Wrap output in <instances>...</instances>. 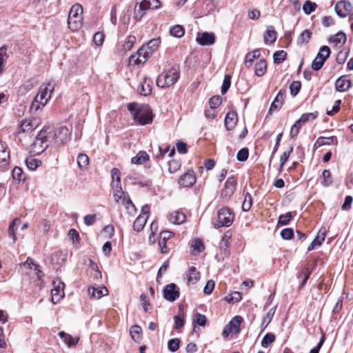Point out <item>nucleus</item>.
Returning a JSON list of instances; mask_svg holds the SVG:
<instances>
[{
    "mask_svg": "<svg viewBox=\"0 0 353 353\" xmlns=\"http://www.w3.org/2000/svg\"><path fill=\"white\" fill-rule=\"evenodd\" d=\"M128 110L132 114L134 121L141 125L150 124L153 121L152 111L148 105L130 103Z\"/></svg>",
    "mask_w": 353,
    "mask_h": 353,
    "instance_id": "f257e3e1",
    "label": "nucleus"
},
{
    "mask_svg": "<svg viewBox=\"0 0 353 353\" xmlns=\"http://www.w3.org/2000/svg\"><path fill=\"white\" fill-rule=\"evenodd\" d=\"M54 89V85L51 83H43L39 88V91L34 97L30 106L31 112L37 111L41 107H43L51 97Z\"/></svg>",
    "mask_w": 353,
    "mask_h": 353,
    "instance_id": "f03ea898",
    "label": "nucleus"
},
{
    "mask_svg": "<svg viewBox=\"0 0 353 353\" xmlns=\"http://www.w3.org/2000/svg\"><path fill=\"white\" fill-rule=\"evenodd\" d=\"M83 8L76 3L72 6L68 14V28L72 31H77L82 26Z\"/></svg>",
    "mask_w": 353,
    "mask_h": 353,
    "instance_id": "7ed1b4c3",
    "label": "nucleus"
},
{
    "mask_svg": "<svg viewBox=\"0 0 353 353\" xmlns=\"http://www.w3.org/2000/svg\"><path fill=\"white\" fill-rule=\"evenodd\" d=\"M180 72L178 67H172L168 72H163L157 79V85L161 88H166L173 85L179 79Z\"/></svg>",
    "mask_w": 353,
    "mask_h": 353,
    "instance_id": "20e7f679",
    "label": "nucleus"
},
{
    "mask_svg": "<svg viewBox=\"0 0 353 353\" xmlns=\"http://www.w3.org/2000/svg\"><path fill=\"white\" fill-rule=\"evenodd\" d=\"M234 215L232 210L228 208H223L220 209L217 214V222L214 224L215 228L221 227H229L234 221Z\"/></svg>",
    "mask_w": 353,
    "mask_h": 353,
    "instance_id": "39448f33",
    "label": "nucleus"
},
{
    "mask_svg": "<svg viewBox=\"0 0 353 353\" xmlns=\"http://www.w3.org/2000/svg\"><path fill=\"white\" fill-rule=\"evenodd\" d=\"M46 135H45V131L41 130L37 136L34 143L31 145L32 152L36 154H39L45 151L49 146L50 143H48L46 141Z\"/></svg>",
    "mask_w": 353,
    "mask_h": 353,
    "instance_id": "423d86ee",
    "label": "nucleus"
},
{
    "mask_svg": "<svg viewBox=\"0 0 353 353\" xmlns=\"http://www.w3.org/2000/svg\"><path fill=\"white\" fill-rule=\"evenodd\" d=\"M330 54V48L327 46H322L320 48V50L317 54L316 58L313 60L312 63V68L314 71L319 70L323 67L325 61L329 57Z\"/></svg>",
    "mask_w": 353,
    "mask_h": 353,
    "instance_id": "0eeeda50",
    "label": "nucleus"
},
{
    "mask_svg": "<svg viewBox=\"0 0 353 353\" xmlns=\"http://www.w3.org/2000/svg\"><path fill=\"white\" fill-rule=\"evenodd\" d=\"M243 321V318L241 316H235L227 324L222 332V336L227 338L230 334H236L240 332V325Z\"/></svg>",
    "mask_w": 353,
    "mask_h": 353,
    "instance_id": "6e6552de",
    "label": "nucleus"
},
{
    "mask_svg": "<svg viewBox=\"0 0 353 353\" xmlns=\"http://www.w3.org/2000/svg\"><path fill=\"white\" fill-rule=\"evenodd\" d=\"M151 55L152 51L146 50V48L142 46L135 54H132L129 57V63L130 65H140L144 63Z\"/></svg>",
    "mask_w": 353,
    "mask_h": 353,
    "instance_id": "1a4fd4ad",
    "label": "nucleus"
},
{
    "mask_svg": "<svg viewBox=\"0 0 353 353\" xmlns=\"http://www.w3.org/2000/svg\"><path fill=\"white\" fill-rule=\"evenodd\" d=\"M54 137V145L59 146L62 145L70 139V131L65 127L61 126L53 131Z\"/></svg>",
    "mask_w": 353,
    "mask_h": 353,
    "instance_id": "9d476101",
    "label": "nucleus"
},
{
    "mask_svg": "<svg viewBox=\"0 0 353 353\" xmlns=\"http://www.w3.org/2000/svg\"><path fill=\"white\" fill-rule=\"evenodd\" d=\"M52 284H53V288L51 290V294H52L51 301L53 304H56L64 296L63 288H64L65 284L59 279H57L56 281H53Z\"/></svg>",
    "mask_w": 353,
    "mask_h": 353,
    "instance_id": "9b49d317",
    "label": "nucleus"
},
{
    "mask_svg": "<svg viewBox=\"0 0 353 353\" xmlns=\"http://www.w3.org/2000/svg\"><path fill=\"white\" fill-rule=\"evenodd\" d=\"M163 297L169 301H174L180 295L179 288L174 283H170L165 285L163 290Z\"/></svg>",
    "mask_w": 353,
    "mask_h": 353,
    "instance_id": "f8f14e48",
    "label": "nucleus"
},
{
    "mask_svg": "<svg viewBox=\"0 0 353 353\" xmlns=\"http://www.w3.org/2000/svg\"><path fill=\"white\" fill-rule=\"evenodd\" d=\"M151 9V0L145 1H136L134 11V19L139 21L148 10Z\"/></svg>",
    "mask_w": 353,
    "mask_h": 353,
    "instance_id": "ddd939ff",
    "label": "nucleus"
},
{
    "mask_svg": "<svg viewBox=\"0 0 353 353\" xmlns=\"http://www.w3.org/2000/svg\"><path fill=\"white\" fill-rule=\"evenodd\" d=\"M236 179L234 176L229 177L224 185V189L221 192V197L225 199H229L236 190Z\"/></svg>",
    "mask_w": 353,
    "mask_h": 353,
    "instance_id": "4468645a",
    "label": "nucleus"
},
{
    "mask_svg": "<svg viewBox=\"0 0 353 353\" xmlns=\"http://www.w3.org/2000/svg\"><path fill=\"white\" fill-rule=\"evenodd\" d=\"M352 8L350 2L345 0L337 2L334 8L336 14L341 17H347Z\"/></svg>",
    "mask_w": 353,
    "mask_h": 353,
    "instance_id": "2eb2a0df",
    "label": "nucleus"
},
{
    "mask_svg": "<svg viewBox=\"0 0 353 353\" xmlns=\"http://www.w3.org/2000/svg\"><path fill=\"white\" fill-rule=\"evenodd\" d=\"M286 91L284 89H281L279 90L274 100L272 103L270 108L269 109L268 113L272 114L274 111H277L280 110L282 107L284 98L285 97Z\"/></svg>",
    "mask_w": 353,
    "mask_h": 353,
    "instance_id": "dca6fc26",
    "label": "nucleus"
},
{
    "mask_svg": "<svg viewBox=\"0 0 353 353\" xmlns=\"http://www.w3.org/2000/svg\"><path fill=\"white\" fill-rule=\"evenodd\" d=\"M196 182V177L192 171L184 173L179 179V184L183 187H190Z\"/></svg>",
    "mask_w": 353,
    "mask_h": 353,
    "instance_id": "f3484780",
    "label": "nucleus"
},
{
    "mask_svg": "<svg viewBox=\"0 0 353 353\" xmlns=\"http://www.w3.org/2000/svg\"><path fill=\"white\" fill-rule=\"evenodd\" d=\"M38 125L37 120L35 119H25L21 122V124L19 128L18 133L22 132H29L36 129Z\"/></svg>",
    "mask_w": 353,
    "mask_h": 353,
    "instance_id": "a211bd4d",
    "label": "nucleus"
},
{
    "mask_svg": "<svg viewBox=\"0 0 353 353\" xmlns=\"http://www.w3.org/2000/svg\"><path fill=\"white\" fill-rule=\"evenodd\" d=\"M196 41L201 46H210L214 43L215 37L213 33L205 32L198 34Z\"/></svg>",
    "mask_w": 353,
    "mask_h": 353,
    "instance_id": "6ab92c4d",
    "label": "nucleus"
},
{
    "mask_svg": "<svg viewBox=\"0 0 353 353\" xmlns=\"http://www.w3.org/2000/svg\"><path fill=\"white\" fill-rule=\"evenodd\" d=\"M238 121V115L234 111L229 112L225 118V125L228 130H232Z\"/></svg>",
    "mask_w": 353,
    "mask_h": 353,
    "instance_id": "aec40b11",
    "label": "nucleus"
},
{
    "mask_svg": "<svg viewBox=\"0 0 353 353\" xmlns=\"http://www.w3.org/2000/svg\"><path fill=\"white\" fill-rule=\"evenodd\" d=\"M351 86V81L345 76L339 77L335 83V87L337 91L345 92Z\"/></svg>",
    "mask_w": 353,
    "mask_h": 353,
    "instance_id": "412c9836",
    "label": "nucleus"
},
{
    "mask_svg": "<svg viewBox=\"0 0 353 353\" xmlns=\"http://www.w3.org/2000/svg\"><path fill=\"white\" fill-rule=\"evenodd\" d=\"M172 236V232L169 231H163L160 233V239L159 245L161 248V252L163 254L168 252V248L166 245V241Z\"/></svg>",
    "mask_w": 353,
    "mask_h": 353,
    "instance_id": "4be33fe9",
    "label": "nucleus"
},
{
    "mask_svg": "<svg viewBox=\"0 0 353 353\" xmlns=\"http://www.w3.org/2000/svg\"><path fill=\"white\" fill-rule=\"evenodd\" d=\"M185 214L179 210H176L173 212H172L168 216V220L170 223L174 224H181L185 221Z\"/></svg>",
    "mask_w": 353,
    "mask_h": 353,
    "instance_id": "5701e85b",
    "label": "nucleus"
},
{
    "mask_svg": "<svg viewBox=\"0 0 353 353\" xmlns=\"http://www.w3.org/2000/svg\"><path fill=\"white\" fill-rule=\"evenodd\" d=\"M89 294L95 299H100L108 294V290L105 286L101 288L90 287L88 289Z\"/></svg>",
    "mask_w": 353,
    "mask_h": 353,
    "instance_id": "b1692460",
    "label": "nucleus"
},
{
    "mask_svg": "<svg viewBox=\"0 0 353 353\" xmlns=\"http://www.w3.org/2000/svg\"><path fill=\"white\" fill-rule=\"evenodd\" d=\"M58 334L69 347L76 346L79 341V338H73L70 334L63 331L59 332Z\"/></svg>",
    "mask_w": 353,
    "mask_h": 353,
    "instance_id": "393cba45",
    "label": "nucleus"
},
{
    "mask_svg": "<svg viewBox=\"0 0 353 353\" xmlns=\"http://www.w3.org/2000/svg\"><path fill=\"white\" fill-rule=\"evenodd\" d=\"M9 158L10 151L8 150L6 144L0 139V165H6Z\"/></svg>",
    "mask_w": 353,
    "mask_h": 353,
    "instance_id": "a878e982",
    "label": "nucleus"
},
{
    "mask_svg": "<svg viewBox=\"0 0 353 353\" xmlns=\"http://www.w3.org/2000/svg\"><path fill=\"white\" fill-rule=\"evenodd\" d=\"M337 139L336 137H320L314 143V147H320L325 145H336Z\"/></svg>",
    "mask_w": 353,
    "mask_h": 353,
    "instance_id": "bb28decb",
    "label": "nucleus"
},
{
    "mask_svg": "<svg viewBox=\"0 0 353 353\" xmlns=\"http://www.w3.org/2000/svg\"><path fill=\"white\" fill-rule=\"evenodd\" d=\"M149 156L145 151H139L137 154L131 159V163L136 165H141L149 160Z\"/></svg>",
    "mask_w": 353,
    "mask_h": 353,
    "instance_id": "cd10ccee",
    "label": "nucleus"
},
{
    "mask_svg": "<svg viewBox=\"0 0 353 353\" xmlns=\"http://www.w3.org/2000/svg\"><path fill=\"white\" fill-rule=\"evenodd\" d=\"M114 189L113 196L117 203L121 202V203H125L128 196H125L124 192L122 190L121 184L118 188H112Z\"/></svg>",
    "mask_w": 353,
    "mask_h": 353,
    "instance_id": "c85d7f7f",
    "label": "nucleus"
},
{
    "mask_svg": "<svg viewBox=\"0 0 353 353\" xmlns=\"http://www.w3.org/2000/svg\"><path fill=\"white\" fill-rule=\"evenodd\" d=\"M187 276L188 282L192 284L196 283L200 279V273L193 266L190 268Z\"/></svg>",
    "mask_w": 353,
    "mask_h": 353,
    "instance_id": "c756f323",
    "label": "nucleus"
},
{
    "mask_svg": "<svg viewBox=\"0 0 353 353\" xmlns=\"http://www.w3.org/2000/svg\"><path fill=\"white\" fill-rule=\"evenodd\" d=\"M276 39V33L273 27H268L266 30V34L264 36V42L268 43H272Z\"/></svg>",
    "mask_w": 353,
    "mask_h": 353,
    "instance_id": "7c9ffc66",
    "label": "nucleus"
},
{
    "mask_svg": "<svg viewBox=\"0 0 353 353\" xmlns=\"http://www.w3.org/2000/svg\"><path fill=\"white\" fill-rule=\"evenodd\" d=\"M267 70V63L265 59H261L255 65V74L258 77L264 75Z\"/></svg>",
    "mask_w": 353,
    "mask_h": 353,
    "instance_id": "2f4dec72",
    "label": "nucleus"
},
{
    "mask_svg": "<svg viewBox=\"0 0 353 353\" xmlns=\"http://www.w3.org/2000/svg\"><path fill=\"white\" fill-rule=\"evenodd\" d=\"M120 171L118 168H114L111 170V176L112 178V188H118L121 184Z\"/></svg>",
    "mask_w": 353,
    "mask_h": 353,
    "instance_id": "473e14b6",
    "label": "nucleus"
},
{
    "mask_svg": "<svg viewBox=\"0 0 353 353\" xmlns=\"http://www.w3.org/2000/svg\"><path fill=\"white\" fill-rule=\"evenodd\" d=\"M147 217L145 216H139L133 223V228L137 232L141 231L147 221Z\"/></svg>",
    "mask_w": 353,
    "mask_h": 353,
    "instance_id": "72a5a7b5",
    "label": "nucleus"
},
{
    "mask_svg": "<svg viewBox=\"0 0 353 353\" xmlns=\"http://www.w3.org/2000/svg\"><path fill=\"white\" fill-rule=\"evenodd\" d=\"M261 55V52L259 49H256L252 52H248L245 56V64L247 66H250L253 61L259 58Z\"/></svg>",
    "mask_w": 353,
    "mask_h": 353,
    "instance_id": "f704fd0d",
    "label": "nucleus"
},
{
    "mask_svg": "<svg viewBox=\"0 0 353 353\" xmlns=\"http://www.w3.org/2000/svg\"><path fill=\"white\" fill-rule=\"evenodd\" d=\"M21 223V220L19 218H16L12 221L8 228V235L13 239L14 242L16 240L15 231L17 230V225H19Z\"/></svg>",
    "mask_w": 353,
    "mask_h": 353,
    "instance_id": "c9c22d12",
    "label": "nucleus"
},
{
    "mask_svg": "<svg viewBox=\"0 0 353 353\" xmlns=\"http://www.w3.org/2000/svg\"><path fill=\"white\" fill-rule=\"evenodd\" d=\"M329 41L330 42L336 43V44L341 43L344 44L347 41L346 34L342 32H339L334 36L330 37Z\"/></svg>",
    "mask_w": 353,
    "mask_h": 353,
    "instance_id": "e433bc0d",
    "label": "nucleus"
},
{
    "mask_svg": "<svg viewBox=\"0 0 353 353\" xmlns=\"http://www.w3.org/2000/svg\"><path fill=\"white\" fill-rule=\"evenodd\" d=\"M26 163L28 168L30 170L33 171L35 170L41 164V161L32 157H30L26 158Z\"/></svg>",
    "mask_w": 353,
    "mask_h": 353,
    "instance_id": "4c0bfd02",
    "label": "nucleus"
},
{
    "mask_svg": "<svg viewBox=\"0 0 353 353\" xmlns=\"http://www.w3.org/2000/svg\"><path fill=\"white\" fill-rule=\"evenodd\" d=\"M142 329L139 325H132L130 327V336L134 341H139L141 339Z\"/></svg>",
    "mask_w": 353,
    "mask_h": 353,
    "instance_id": "58836bf2",
    "label": "nucleus"
},
{
    "mask_svg": "<svg viewBox=\"0 0 353 353\" xmlns=\"http://www.w3.org/2000/svg\"><path fill=\"white\" fill-rule=\"evenodd\" d=\"M170 33L174 37L181 38L184 35L185 30L181 26L175 25L170 28Z\"/></svg>",
    "mask_w": 353,
    "mask_h": 353,
    "instance_id": "ea45409f",
    "label": "nucleus"
},
{
    "mask_svg": "<svg viewBox=\"0 0 353 353\" xmlns=\"http://www.w3.org/2000/svg\"><path fill=\"white\" fill-rule=\"evenodd\" d=\"M316 8L317 4L316 3L307 0L303 6V10L305 14L308 15L314 12Z\"/></svg>",
    "mask_w": 353,
    "mask_h": 353,
    "instance_id": "a19ab883",
    "label": "nucleus"
},
{
    "mask_svg": "<svg viewBox=\"0 0 353 353\" xmlns=\"http://www.w3.org/2000/svg\"><path fill=\"white\" fill-rule=\"evenodd\" d=\"M276 310V307L272 308L269 310V312L266 314V315L263 317V322L261 324L262 330H265L269 323L271 322L272 319L274 314Z\"/></svg>",
    "mask_w": 353,
    "mask_h": 353,
    "instance_id": "79ce46f5",
    "label": "nucleus"
},
{
    "mask_svg": "<svg viewBox=\"0 0 353 353\" xmlns=\"http://www.w3.org/2000/svg\"><path fill=\"white\" fill-rule=\"evenodd\" d=\"M312 32L309 30H305L299 36L296 43L298 45H301L304 43H307L311 38Z\"/></svg>",
    "mask_w": 353,
    "mask_h": 353,
    "instance_id": "37998d69",
    "label": "nucleus"
},
{
    "mask_svg": "<svg viewBox=\"0 0 353 353\" xmlns=\"http://www.w3.org/2000/svg\"><path fill=\"white\" fill-rule=\"evenodd\" d=\"M77 163L80 169H85L89 163L88 157L83 153H81L77 157Z\"/></svg>",
    "mask_w": 353,
    "mask_h": 353,
    "instance_id": "c03bdc74",
    "label": "nucleus"
},
{
    "mask_svg": "<svg viewBox=\"0 0 353 353\" xmlns=\"http://www.w3.org/2000/svg\"><path fill=\"white\" fill-rule=\"evenodd\" d=\"M318 116L317 112H309V113H304L303 114L300 119H298L299 122H300L301 124L305 123L310 121L314 120Z\"/></svg>",
    "mask_w": 353,
    "mask_h": 353,
    "instance_id": "a18cd8bd",
    "label": "nucleus"
},
{
    "mask_svg": "<svg viewBox=\"0 0 353 353\" xmlns=\"http://www.w3.org/2000/svg\"><path fill=\"white\" fill-rule=\"evenodd\" d=\"M287 57V52L284 50H278L274 53L273 58L274 62L276 64H279L284 61Z\"/></svg>",
    "mask_w": 353,
    "mask_h": 353,
    "instance_id": "49530a36",
    "label": "nucleus"
},
{
    "mask_svg": "<svg viewBox=\"0 0 353 353\" xmlns=\"http://www.w3.org/2000/svg\"><path fill=\"white\" fill-rule=\"evenodd\" d=\"M241 299H242L241 293L239 292H237V291H234L232 293H231L230 294H229L225 297V301L229 303L238 302L240 300H241Z\"/></svg>",
    "mask_w": 353,
    "mask_h": 353,
    "instance_id": "de8ad7c7",
    "label": "nucleus"
},
{
    "mask_svg": "<svg viewBox=\"0 0 353 353\" xmlns=\"http://www.w3.org/2000/svg\"><path fill=\"white\" fill-rule=\"evenodd\" d=\"M8 58V55L6 53V48L4 46L0 48V73L2 72Z\"/></svg>",
    "mask_w": 353,
    "mask_h": 353,
    "instance_id": "09e8293b",
    "label": "nucleus"
},
{
    "mask_svg": "<svg viewBox=\"0 0 353 353\" xmlns=\"http://www.w3.org/2000/svg\"><path fill=\"white\" fill-rule=\"evenodd\" d=\"M207 319L205 315L200 313H196L193 316L192 322L194 324H197L199 326H205Z\"/></svg>",
    "mask_w": 353,
    "mask_h": 353,
    "instance_id": "8fccbe9b",
    "label": "nucleus"
},
{
    "mask_svg": "<svg viewBox=\"0 0 353 353\" xmlns=\"http://www.w3.org/2000/svg\"><path fill=\"white\" fill-rule=\"evenodd\" d=\"M136 41V37L134 35H130L127 37L125 43L123 45V50L125 52L129 51L132 49L134 43Z\"/></svg>",
    "mask_w": 353,
    "mask_h": 353,
    "instance_id": "3c124183",
    "label": "nucleus"
},
{
    "mask_svg": "<svg viewBox=\"0 0 353 353\" xmlns=\"http://www.w3.org/2000/svg\"><path fill=\"white\" fill-rule=\"evenodd\" d=\"M275 340V335L273 333H268L266 334L262 341H261V346L263 347H268L270 344L274 342Z\"/></svg>",
    "mask_w": 353,
    "mask_h": 353,
    "instance_id": "603ef678",
    "label": "nucleus"
},
{
    "mask_svg": "<svg viewBox=\"0 0 353 353\" xmlns=\"http://www.w3.org/2000/svg\"><path fill=\"white\" fill-rule=\"evenodd\" d=\"M252 205V198L250 193H246L245 195L244 201L242 203V210L244 212H248L250 210L251 206Z\"/></svg>",
    "mask_w": 353,
    "mask_h": 353,
    "instance_id": "864d4df0",
    "label": "nucleus"
},
{
    "mask_svg": "<svg viewBox=\"0 0 353 353\" xmlns=\"http://www.w3.org/2000/svg\"><path fill=\"white\" fill-rule=\"evenodd\" d=\"M161 43L160 38H155L148 41L146 45H143L146 48V50H151L152 53L153 51L159 46Z\"/></svg>",
    "mask_w": 353,
    "mask_h": 353,
    "instance_id": "5fc2aeb1",
    "label": "nucleus"
},
{
    "mask_svg": "<svg viewBox=\"0 0 353 353\" xmlns=\"http://www.w3.org/2000/svg\"><path fill=\"white\" fill-rule=\"evenodd\" d=\"M180 340L177 338L170 339L168 342V348L170 351L174 352L179 348Z\"/></svg>",
    "mask_w": 353,
    "mask_h": 353,
    "instance_id": "6e6d98bb",
    "label": "nucleus"
},
{
    "mask_svg": "<svg viewBox=\"0 0 353 353\" xmlns=\"http://www.w3.org/2000/svg\"><path fill=\"white\" fill-rule=\"evenodd\" d=\"M292 217L291 212H287L286 214H281L279 217L278 225H288Z\"/></svg>",
    "mask_w": 353,
    "mask_h": 353,
    "instance_id": "4d7b16f0",
    "label": "nucleus"
},
{
    "mask_svg": "<svg viewBox=\"0 0 353 353\" xmlns=\"http://www.w3.org/2000/svg\"><path fill=\"white\" fill-rule=\"evenodd\" d=\"M14 179L21 181L25 179L24 173L22 169L19 167H15L12 172Z\"/></svg>",
    "mask_w": 353,
    "mask_h": 353,
    "instance_id": "13d9d810",
    "label": "nucleus"
},
{
    "mask_svg": "<svg viewBox=\"0 0 353 353\" xmlns=\"http://www.w3.org/2000/svg\"><path fill=\"white\" fill-rule=\"evenodd\" d=\"M231 85V76L230 74H225L224 77V79L223 81V85L221 87V93L222 94H225L228 90H229Z\"/></svg>",
    "mask_w": 353,
    "mask_h": 353,
    "instance_id": "bf43d9fd",
    "label": "nucleus"
},
{
    "mask_svg": "<svg viewBox=\"0 0 353 353\" xmlns=\"http://www.w3.org/2000/svg\"><path fill=\"white\" fill-rule=\"evenodd\" d=\"M140 94L143 96H147L150 94L152 88L149 83H147V79H145L143 82L141 84Z\"/></svg>",
    "mask_w": 353,
    "mask_h": 353,
    "instance_id": "052dcab7",
    "label": "nucleus"
},
{
    "mask_svg": "<svg viewBox=\"0 0 353 353\" xmlns=\"http://www.w3.org/2000/svg\"><path fill=\"white\" fill-rule=\"evenodd\" d=\"M323 181L322 185L325 187H327L332 184V181L331 179V173L329 170H324L322 174Z\"/></svg>",
    "mask_w": 353,
    "mask_h": 353,
    "instance_id": "680f3d73",
    "label": "nucleus"
},
{
    "mask_svg": "<svg viewBox=\"0 0 353 353\" xmlns=\"http://www.w3.org/2000/svg\"><path fill=\"white\" fill-rule=\"evenodd\" d=\"M301 84L300 81H294L290 85V94L295 97L300 91Z\"/></svg>",
    "mask_w": 353,
    "mask_h": 353,
    "instance_id": "e2e57ef3",
    "label": "nucleus"
},
{
    "mask_svg": "<svg viewBox=\"0 0 353 353\" xmlns=\"http://www.w3.org/2000/svg\"><path fill=\"white\" fill-rule=\"evenodd\" d=\"M125 206V208L128 212L129 214L133 215L136 212V208L133 203L132 202L129 196H128V198L126 201H125V203H122Z\"/></svg>",
    "mask_w": 353,
    "mask_h": 353,
    "instance_id": "0e129e2a",
    "label": "nucleus"
},
{
    "mask_svg": "<svg viewBox=\"0 0 353 353\" xmlns=\"http://www.w3.org/2000/svg\"><path fill=\"white\" fill-rule=\"evenodd\" d=\"M231 238V233L228 231L222 236L221 241L220 243V247L221 249L226 250L229 245V240Z\"/></svg>",
    "mask_w": 353,
    "mask_h": 353,
    "instance_id": "69168bd1",
    "label": "nucleus"
},
{
    "mask_svg": "<svg viewBox=\"0 0 353 353\" xmlns=\"http://www.w3.org/2000/svg\"><path fill=\"white\" fill-rule=\"evenodd\" d=\"M249 155V151L248 149L246 148H243L241 149L237 154H236V159L239 161H245L248 159Z\"/></svg>",
    "mask_w": 353,
    "mask_h": 353,
    "instance_id": "338daca9",
    "label": "nucleus"
},
{
    "mask_svg": "<svg viewBox=\"0 0 353 353\" xmlns=\"http://www.w3.org/2000/svg\"><path fill=\"white\" fill-rule=\"evenodd\" d=\"M222 102V99L219 96H214L209 101L210 108L216 109Z\"/></svg>",
    "mask_w": 353,
    "mask_h": 353,
    "instance_id": "774afa93",
    "label": "nucleus"
}]
</instances>
